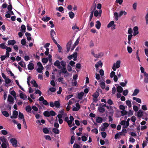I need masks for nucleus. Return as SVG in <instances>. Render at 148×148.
Returning a JSON list of instances; mask_svg holds the SVG:
<instances>
[{
	"label": "nucleus",
	"instance_id": "obj_61",
	"mask_svg": "<svg viewBox=\"0 0 148 148\" xmlns=\"http://www.w3.org/2000/svg\"><path fill=\"white\" fill-rule=\"evenodd\" d=\"M5 80V82L6 84H9L11 82V80L9 78H6Z\"/></svg>",
	"mask_w": 148,
	"mask_h": 148
},
{
	"label": "nucleus",
	"instance_id": "obj_58",
	"mask_svg": "<svg viewBox=\"0 0 148 148\" xmlns=\"http://www.w3.org/2000/svg\"><path fill=\"white\" fill-rule=\"evenodd\" d=\"M73 121H71V120H69L67 122L68 124L69 125V126L70 127H72V125H71V124H72Z\"/></svg>",
	"mask_w": 148,
	"mask_h": 148
},
{
	"label": "nucleus",
	"instance_id": "obj_41",
	"mask_svg": "<svg viewBox=\"0 0 148 148\" xmlns=\"http://www.w3.org/2000/svg\"><path fill=\"white\" fill-rule=\"evenodd\" d=\"M42 61L43 63H46L48 62V59L47 58H44L42 59Z\"/></svg>",
	"mask_w": 148,
	"mask_h": 148
},
{
	"label": "nucleus",
	"instance_id": "obj_51",
	"mask_svg": "<svg viewBox=\"0 0 148 148\" xmlns=\"http://www.w3.org/2000/svg\"><path fill=\"white\" fill-rule=\"evenodd\" d=\"M121 113L122 114H121L122 116H123V115H126V114H127V112L126 110H125L121 111Z\"/></svg>",
	"mask_w": 148,
	"mask_h": 148
},
{
	"label": "nucleus",
	"instance_id": "obj_62",
	"mask_svg": "<svg viewBox=\"0 0 148 148\" xmlns=\"http://www.w3.org/2000/svg\"><path fill=\"white\" fill-rule=\"evenodd\" d=\"M21 44L23 45H25L26 43V41L25 39H22L21 40Z\"/></svg>",
	"mask_w": 148,
	"mask_h": 148
},
{
	"label": "nucleus",
	"instance_id": "obj_35",
	"mask_svg": "<svg viewBox=\"0 0 148 148\" xmlns=\"http://www.w3.org/2000/svg\"><path fill=\"white\" fill-rule=\"evenodd\" d=\"M100 86L102 89H103L105 87V84L104 82H101L100 83Z\"/></svg>",
	"mask_w": 148,
	"mask_h": 148
},
{
	"label": "nucleus",
	"instance_id": "obj_49",
	"mask_svg": "<svg viewBox=\"0 0 148 148\" xmlns=\"http://www.w3.org/2000/svg\"><path fill=\"white\" fill-rule=\"evenodd\" d=\"M44 69V68H39L38 67L37 70V71L39 73H41L42 72V70H43Z\"/></svg>",
	"mask_w": 148,
	"mask_h": 148
},
{
	"label": "nucleus",
	"instance_id": "obj_27",
	"mask_svg": "<svg viewBox=\"0 0 148 148\" xmlns=\"http://www.w3.org/2000/svg\"><path fill=\"white\" fill-rule=\"evenodd\" d=\"M18 119H24V117L23 114L20 112H19L18 114Z\"/></svg>",
	"mask_w": 148,
	"mask_h": 148
},
{
	"label": "nucleus",
	"instance_id": "obj_33",
	"mask_svg": "<svg viewBox=\"0 0 148 148\" xmlns=\"http://www.w3.org/2000/svg\"><path fill=\"white\" fill-rule=\"evenodd\" d=\"M123 14L125 15H126L127 13L125 11H121L120 12L119 15V17H121Z\"/></svg>",
	"mask_w": 148,
	"mask_h": 148
},
{
	"label": "nucleus",
	"instance_id": "obj_53",
	"mask_svg": "<svg viewBox=\"0 0 148 148\" xmlns=\"http://www.w3.org/2000/svg\"><path fill=\"white\" fill-rule=\"evenodd\" d=\"M75 136H72L71 137V144H73L74 141L75 140Z\"/></svg>",
	"mask_w": 148,
	"mask_h": 148
},
{
	"label": "nucleus",
	"instance_id": "obj_34",
	"mask_svg": "<svg viewBox=\"0 0 148 148\" xmlns=\"http://www.w3.org/2000/svg\"><path fill=\"white\" fill-rule=\"evenodd\" d=\"M49 112L47 111H45L43 113L44 116H45L49 117L50 116Z\"/></svg>",
	"mask_w": 148,
	"mask_h": 148
},
{
	"label": "nucleus",
	"instance_id": "obj_6",
	"mask_svg": "<svg viewBox=\"0 0 148 148\" xmlns=\"http://www.w3.org/2000/svg\"><path fill=\"white\" fill-rule=\"evenodd\" d=\"M27 66V68L29 70H32L34 69V65L32 63L29 62Z\"/></svg>",
	"mask_w": 148,
	"mask_h": 148
},
{
	"label": "nucleus",
	"instance_id": "obj_3",
	"mask_svg": "<svg viewBox=\"0 0 148 148\" xmlns=\"http://www.w3.org/2000/svg\"><path fill=\"white\" fill-rule=\"evenodd\" d=\"M72 43V41L71 40L66 45V48L67 49L66 52H68L70 49L71 45Z\"/></svg>",
	"mask_w": 148,
	"mask_h": 148
},
{
	"label": "nucleus",
	"instance_id": "obj_64",
	"mask_svg": "<svg viewBox=\"0 0 148 148\" xmlns=\"http://www.w3.org/2000/svg\"><path fill=\"white\" fill-rule=\"evenodd\" d=\"M45 138L46 140H50L51 139L50 136L49 135H45Z\"/></svg>",
	"mask_w": 148,
	"mask_h": 148
},
{
	"label": "nucleus",
	"instance_id": "obj_13",
	"mask_svg": "<svg viewBox=\"0 0 148 148\" xmlns=\"http://www.w3.org/2000/svg\"><path fill=\"white\" fill-rule=\"evenodd\" d=\"M50 35L51 38L54 37L56 36V33L55 31L53 29H51L50 31Z\"/></svg>",
	"mask_w": 148,
	"mask_h": 148
},
{
	"label": "nucleus",
	"instance_id": "obj_43",
	"mask_svg": "<svg viewBox=\"0 0 148 148\" xmlns=\"http://www.w3.org/2000/svg\"><path fill=\"white\" fill-rule=\"evenodd\" d=\"M128 93V90H125L123 91V94L124 96H126L127 95Z\"/></svg>",
	"mask_w": 148,
	"mask_h": 148
},
{
	"label": "nucleus",
	"instance_id": "obj_8",
	"mask_svg": "<svg viewBox=\"0 0 148 148\" xmlns=\"http://www.w3.org/2000/svg\"><path fill=\"white\" fill-rule=\"evenodd\" d=\"M143 113V112L141 110H139L137 112V116L138 117L141 118L142 117Z\"/></svg>",
	"mask_w": 148,
	"mask_h": 148
},
{
	"label": "nucleus",
	"instance_id": "obj_48",
	"mask_svg": "<svg viewBox=\"0 0 148 148\" xmlns=\"http://www.w3.org/2000/svg\"><path fill=\"white\" fill-rule=\"evenodd\" d=\"M11 94L15 98L16 97V93L14 90L10 92Z\"/></svg>",
	"mask_w": 148,
	"mask_h": 148
},
{
	"label": "nucleus",
	"instance_id": "obj_18",
	"mask_svg": "<svg viewBox=\"0 0 148 148\" xmlns=\"http://www.w3.org/2000/svg\"><path fill=\"white\" fill-rule=\"evenodd\" d=\"M21 32L23 33H25L26 32V27L25 25H22L21 27Z\"/></svg>",
	"mask_w": 148,
	"mask_h": 148
},
{
	"label": "nucleus",
	"instance_id": "obj_16",
	"mask_svg": "<svg viewBox=\"0 0 148 148\" xmlns=\"http://www.w3.org/2000/svg\"><path fill=\"white\" fill-rule=\"evenodd\" d=\"M84 95V93L83 92H81L78 94V98L79 99H82V97Z\"/></svg>",
	"mask_w": 148,
	"mask_h": 148
},
{
	"label": "nucleus",
	"instance_id": "obj_40",
	"mask_svg": "<svg viewBox=\"0 0 148 148\" xmlns=\"http://www.w3.org/2000/svg\"><path fill=\"white\" fill-rule=\"evenodd\" d=\"M61 64V65L63 67H65L66 66V62L64 61L63 60H62L60 62V64Z\"/></svg>",
	"mask_w": 148,
	"mask_h": 148
},
{
	"label": "nucleus",
	"instance_id": "obj_63",
	"mask_svg": "<svg viewBox=\"0 0 148 148\" xmlns=\"http://www.w3.org/2000/svg\"><path fill=\"white\" fill-rule=\"evenodd\" d=\"M82 140L83 141H86L87 140V137L85 136H83L82 137Z\"/></svg>",
	"mask_w": 148,
	"mask_h": 148
},
{
	"label": "nucleus",
	"instance_id": "obj_24",
	"mask_svg": "<svg viewBox=\"0 0 148 148\" xmlns=\"http://www.w3.org/2000/svg\"><path fill=\"white\" fill-rule=\"evenodd\" d=\"M99 95V93L97 91L96 92L94 93L92 95V96L94 98H97Z\"/></svg>",
	"mask_w": 148,
	"mask_h": 148
},
{
	"label": "nucleus",
	"instance_id": "obj_21",
	"mask_svg": "<svg viewBox=\"0 0 148 148\" xmlns=\"http://www.w3.org/2000/svg\"><path fill=\"white\" fill-rule=\"evenodd\" d=\"M96 121L97 123H101L102 122L103 119L101 117H99L96 119Z\"/></svg>",
	"mask_w": 148,
	"mask_h": 148
},
{
	"label": "nucleus",
	"instance_id": "obj_45",
	"mask_svg": "<svg viewBox=\"0 0 148 148\" xmlns=\"http://www.w3.org/2000/svg\"><path fill=\"white\" fill-rule=\"evenodd\" d=\"M95 8L94 9V10H92L91 13V14H90V17H89V21H91V20L93 17V12L94 11V10H95Z\"/></svg>",
	"mask_w": 148,
	"mask_h": 148
},
{
	"label": "nucleus",
	"instance_id": "obj_11",
	"mask_svg": "<svg viewBox=\"0 0 148 148\" xmlns=\"http://www.w3.org/2000/svg\"><path fill=\"white\" fill-rule=\"evenodd\" d=\"M54 106L57 108H59L60 107V104L59 101H56L54 103Z\"/></svg>",
	"mask_w": 148,
	"mask_h": 148
},
{
	"label": "nucleus",
	"instance_id": "obj_10",
	"mask_svg": "<svg viewBox=\"0 0 148 148\" xmlns=\"http://www.w3.org/2000/svg\"><path fill=\"white\" fill-rule=\"evenodd\" d=\"M103 64L101 60L97 62L96 64H95V67L96 69L98 68L99 66H100L101 67L102 66Z\"/></svg>",
	"mask_w": 148,
	"mask_h": 148
},
{
	"label": "nucleus",
	"instance_id": "obj_7",
	"mask_svg": "<svg viewBox=\"0 0 148 148\" xmlns=\"http://www.w3.org/2000/svg\"><path fill=\"white\" fill-rule=\"evenodd\" d=\"M8 101L10 102L11 103H13L14 102V100L13 97L10 95H9L8 96Z\"/></svg>",
	"mask_w": 148,
	"mask_h": 148
},
{
	"label": "nucleus",
	"instance_id": "obj_28",
	"mask_svg": "<svg viewBox=\"0 0 148 148\" xmlns=\"http://www.w3.org/2000/svg\"><path fill=\"white\" fill-rule=\"evenodd\" d=\"M25 110L27 112H31L32 108L29 106H27L26 107Z\"/></svg>",
	"mask_w": 148,
	"mask_h": 148
},
{
	"label": "nucleus",
	"instance_id": "obj_54",
	"mask_svg": "<svg viewBox=\"0 0 148 148\" xmlns=\"http://www.w3.org/2000/svg\"><path fill=\"white\" fill-rule=\"evenodd\" d=\"M115 72L114 71H112L110 74V77L111 78H112L113 77H114L115 75H115Z\"/></svg>",
	"mask_w": 148,
	"mask_h": 148
},
{
	"label": "nucleus",
	"instance_id": "obj_56",
	"mask_svg": "<svg viewBox=\"0 0 148 148\" xmlns=\"http://www.w3.org/2000/svg\"><path fill=\"white\" fill-rule=\"evenodd\" d=\"M91 131L93 133H95L96 134H97L98 133V130L97 128H94L92 129Z\"/></svg>",
	"mask_w": 148,
	"mask_h": 148
},
{
	"label": "nucleus",
	"instance_id": "obj_22",
	"mask_svg": "<svg viewBox=\"0 0 148 148\" xmlns=\"http://www.w3.org/2000/svg\"><path fill=\"white\" fill-rule=\"evenodd\" d=\"M31 83L32 84H33L34 87L36 88L38 87V85L35 80L32 81Z\"/></svg>",
	"mask_w": 148,
	"mask_h": 148
},
{
	"label": "nucleus",
	"instance_id": "obj_52",
	"mask_svg": "<svg viewBox=\"0 0 148 148\" xmlns=\"http://www.w3.org/2000/svg\"><path fill=\"white\" fill-rule=\"evenodd\" d=\"M127 50L128 52L129 53H132V49L130 47H128L127 48Z\"/></svg>",
	"mask_w": 148,
	"mask_h": 148
},
{
	"label": "nucleus",
	"instance_id": "obj_31",
	"mask_svg": "<svg viewBox=\"0 0 148 148\" xmlns=\"http://www.w3.org/2000/svg\"><path fill=\"white\" fill-rule=\"evenodd\" d=\"M0 140L3 142L6 143L7 141L6 138L4 137V136L1 137L0 138Z\"/></svg>",
	"mask_w": 148,
	"mask_h": 148
},
{
	"label": "nucleus",
	"instance_id": "obj_46",
	"mask_svg": "<svg viewBox=\"0 0 148 148\" xmlns=\"http://www.w3.org/2000/svg\"><path fill=\"white\" fill-rule=\"evenodd\" d=\"M49 112L50 116H54L56 114V113L53 110H51L49 111Z\"/></svg>",
	"mask_w": 148,
	"mask_h": 148
},
{
	"label": "nucleus",
	"instance_id": "obj_26",
	"mask_svg": "<svg viewBox=\"0 0 148 148\" xmlns=\"http://www.w3.org/2000/svg\"><path fill=\"white\" fill-rule=\"evenodd\" d=\"M51 19V18L50 17H43L42 18V20L45 22H47L49 20Z\"/></svg>",
	"mask_w": 148,
	"mask_h": 148
},
{
	"label": "nucleus",
	"instance_id": "obj_5",
	"mask_svg": "<svg viewBox=\"0 0 148 148\" xmlns=\"http://www.w3.org/2000/svg\"><path fill=\"white\" fill-rule=\"evenodd\" d=\"M53 64L54 66L57 67L59 69L61 68V66L60 65V62L58 60H56L54 63Z\"/></svg>",
	"mask_w": 148,
	"mask_h": 148
},
{
	"label": "nucleus",
	"instance_id": "obj_59",
	"mask_svg": "<svg viewBox=\"0 0 148 148\" xmlns=\"http://www.w3.org/2000/svg\"><path fill=\"white\" fill-rule=\"evenodd\" d=\"M73 95H69L66 97L65 99L67 100H68L71 98L72 97H73Z\"/></svg>",
	"mask_w": 148,
	"mask_h": 148
},
{
	"label": "nucleus",
	"instance_id": "obj_60",
	"mask_svg": "<svg viewBox=\"0 0 148 148\" xmlns=\"http://www.w3.org/2000/svg\"><path fill=\"white\" fill-rule=\"evenodd\" d=\"M133 109L135 112L137 111L138 110V107L137 106L135 105L133 106Z\"/></svg>",
	"mask_w": 148,
	"mask_h": 148
},
{
	"label": "nucleus",
	"instance_id": "obj_15",
	"mask_svg": "<svg viewBox=\"0 0 148 148\" xmlns=\"http://www.w3.org/2000/svg\"><path fill=\"white\" fill-rule=\"evenodd\" d=\"M96 24L95 25V27L97 29H99L101 27V23L99 21H97L96 22Z\"/></svg>",
	"mask_w": 148,
	"mask_h": 148
},
{
	"label": "nucleus",
	"instance_id": "obj_50",
	"mask_svg": "<svg viewBox=\"0 0 148 148\" xmlns=\"http://www.w3.org/2000/svg\"><path fill=\"white\" fill-rule=\"evenodd\" d=\"M130 119L129 118H128L125 123H126V126H125V128H127L129 125V121H130Z\"/></svg>",
	"mask_w": 148,
	"mask_h": 148
},
{
	"label": "nucleus",
	"instance_id": "obj_37",
	"mask_svg": "<svg viewBox=\"0 0 148 148\" xmlns=\"http://www.w3.org/2000/svg\"><path fill=\"white\" fill-rule=\"evenodd\" d=\"M42 131L45 134H48L49 132V130L47 128H43Z\"/></svg>",
	"mask_w": 148,
	"mask_h": 148
},
{
	"label": "nucleus",
	"instance_id": "obj_1",
	"mask_svg": "<svg viewBox=\"0 0 148 148\" xmlns=\"http://www.w3.org/2000/svg\"><path fill=\"white\" fill-rule=\"evenodd\" d=\"M10 141L13 146L16 147H17V142L15 138H12Z\"/></svg>",
	"mask_w": 148,
	"mask_h": 148
},
{
	"label": "nucleus",
	"instance_id": "obj_17",
	"mask_svg": "<svg viewBox=\"0 0 148 148\" xmlns=\"http://www.w3.org/2000/svg\"><path fill=\"white\" fill-rule=\"evenodd\" d=\"M25 96V98L26 99L27 97L25 95L23 92H22L20 94L19 96L22 99L24 100L25 99L24 97Z\"/></svg>",
	"mask_w": 148,
	"mask_h": 148
},
{
	"label": "nucleus",
	"instance_id": "obj_14",
	"mask_svg": "<svg viewBox=\"0 0 148 148\" xmlns=\"http://www.w3.org/2000/svg\"><path fill=\"white\" fill-rule=\"evenodd\" d=\"M139 92V90L138 89H136L134 90V92L132 95V96H136Z\"/></svg>",
	"mask_w": 148,
	"mask_h": 148
},
{
	"label": "nucleus",
	"instance_id": "obj_12",
	"mask_svg": "<svg viewBox=\"0 0 148 148\" xmlns=\"http://www.w3.org/2000/svg\"><path fill=\"white\" fill-rule=\"evenodd\" d=\"M8 42L9 45H13L16 43V42L14 40H8Z\"/></svg>",
	"mask_w": 148,
	"mask_h": 148
},
{
	"label": "nucleus",
	"instance_id": "obj_32",
	"mask_svg": "<svg viewBox=\"0 0 148 148\" xmlns=\"http://www.w3.org/2000/svg\"><path fill=\"white\" fill-rule=\"evenodd\" d=\"M114 21H111L109 24L108 25L107 27L108 28H110L112 26V25L114 24Z\"/></svg>",
	"mask_w": 148,
	"mask_h": 148
},
{
	"label": "nucleus",
	"instance_id": "obj_2",
	"mask_svg": "<svg viewBox=\"0 0 148 148\" xmlns=\"http://www.w3.org/2000/svg\"><path fill=\"white\" fill-rule=\"evenodd\" d=\"M18 112L16 110L14 111L13 113L12 116H10V118L11 119H16L17 118L18 115Z\"/></svg>",
	"mask_w": 148,
	"mask_h": 148
},
{
	"label": "nucleus",
	"instance_id": "obj_29",
	"mask_svg": "<svg viewBox=\"0 0 148 148\" xmlns=\"http://www.w3.org/2000/svg\"><path fill=\"white\" fill-rule=\"evenodd\" d=\"M133 99L134 100H136V101L138 103H141V101L140 99L134 97L133 98Z\"/></svg>",
	"mask_w": 148,
	"mask_h": 148
},
{
	"label": "nucleus",
	"instance_id": "obj_20",
	"mask_svg": "<svg viewBox=\"0 0 148 148\" xmlns=\"http://www.w3.org/2000/svg\"><path fill=\"white\" fill-rule=\"evenodd\" d=\"M52 132L56 134H58L59 133V130L56 128H53L52 129Z\"/></svg>",
	"mask_w": 148,
	"mask_h": 148
},
{
	"label": "nucleus",
	"instance_id": "obj_19",
	"mask_svg": "<svg viewBox=\"0 0 148 148\" xmlns=\"http://www.w3.org/2000/svg\"><path fill=\"white\" fill-rule=\"evenodd\" d=\"M98 110L100 113H103L105 111V109L104 108L100 106L98 107Z\"/></svg>",
	"mask_w": 148,
	"mask_h": 148
},
{
	"label": "nucleus",
	"instance_id": "obj_4",
	"mask_svg": "<svg viewBox=\"0 0 148 148\" xmlns=\"http://www.w3.org/2000/svg\"><path fill=\"white\" fill-rule=\"evenodd\" d=\"M138 27L135 26L133 28V35L134 36H136L138 34L139 32L138 31Z\"/></svg>",
	"mask_w": 148,
	"mask_h": 148
},
{
	"label": "nucleus",
	"instance_id": "obj_36",
	"mask_svg": "<svg viewBox=\"0 0 148 148\" xmlns=\"http://www.w3.org/2000/svg\"><path fill=\"white\" fill-rule=\"evenodd\" d=\"M136 119V117L134 116H132L131 118V121L134 123L133 124L134 125L135 124V121Z\"/></svg>",
	"mask_w": 148,
	"mask_h": 148
},
{
	"label": "nucleus",
	"instance_id": "obj_23",
	"mask_svg": "<svg viewBox=\"0 0 148 148\" xmlns=\"http://www.w3.org/2000/svg\"><path fill=\"white\" fill-rule=\"evenodd\" d=\"M2 113L3 115L6 117H8L9 116V113L7 111H3L2 112Z\"/></svg>",
	"mask_w": 148,
	"mask_h": 148
},
{
	"label": "nucleus",
	"instance_id": "obj_38",
	"mask_svg": "<svg viewBox=\"0 0 148 148\" xmlns=\"http://www.w3.org/2000/svg\"><path fill=\"white\" fill-rule=\"evenodd\" d=\"M0 48L2 49H5L7 48V46L3 43H2L0 45Z\"/></svg>",
	"mask_w": 148,
	"mask_h": 148
},
{
	"label": "nucleus",
	"instance_id": "obj_47",
	"mask_svg": "<svg viewBox=\"0 0 148 148\" xmlns=\"http://www.w3.org/2000/svg\"><path fill=\"white\" fill-rule=\"evenodd\" d=\"M101 134V136L103 138H105L107 136V134L106 132H102Z\"/></svg>",
	"mask_w": 148,
	"mask_h": 148
},
{
	"label": "nucleus",
	"instance_id": "obj_57",
	"mask_svg": "<svg viewBox=\"0 0 148 148\" xmlns=\"http://www.w3.org/2000/svg\"><path fill=\"white\" fill-rule=\"evenodd\" d=\"M49 90L52 92H54L56 91V89L54 87H51L49 88Z\"/></svg>",
	"mask_w": 148,
	"mask_h": 148
},
{
	"label": "nucleus",
	"instance_id": "obj_55",
	"mask_svg": "<svg viewBox=\"0 0 148 148\" xmlns=\"http://www.w3.org/2000/svg\"><path fill=\"white\" fill-rule=\"evenodd\" d=\"M1 132L3 135H6L8 134L7 131L5 130H2L1 131Z\"/></svg>",
	"mask_w": 148,
	"mask_h": 148
},
{
	"label": "nucleus",
	"instance_id": "obj_9",
	"mask_svg": "<svg viewBox=\"0 0 148 148\" xmlns=\"http://www.w3.org/2000/svg\"><path fill=\"white\" fill-rule=\"evenodd\" d=\"M117 91L119 93H121L123 90L122 87L120 86H118L116 88Z\"/></svg>",
	"mask_w": 148,
	"mask_h": 148
},
{
	"label": "nucleus",
	"instance_id": "obj_42",
	"mask_svg": "<svg viewBox=\"0 0 148 148\" xmlns=\"http://www.w3.org/2000/svg\"><path fill=\"white\" fill-rule=\"evenodd\" d=\"M61 69L62 71V72L63 73H64V74H65V73H66L67 71L66 68L65 67H62V68L61 67Z\"/></svg>",
	"mask_w": 148,
	"mask_h": 148
},
{
	"label": "nucleus",
	"instance_id": "obj_25",
	"mask_svg": "<svg viewBox=\"0 0 148 148\" xmlns=\"http://www.w3.org/2000/svg\"><path fill=\"white\" fill-rule=\"evenodd\" d=\"M69 16L71 18H73L75 16V14L72 12H70L69 13Z\"/></svg>",
	"mask_w": 148,
	"mask_h": 148
},
{
	"label": "nucleus",
	"instance_id": "obj_39",
	"mask_svg": "<svg viewBox=\"0 0 148 148\" xmlns=\"http://www.w3.org/2000/svg\"><path fill=\"white\" fill-rule=\"evenodd\" d=\"M120 60H118L116 61V65H115V66L117 68H118L120 67Z\"/></svg>",
	"mask_w": 148,
	"mask_h": 148
},
{
	"label": "nucleus",
	"instance_id": "obj_30",
	"mask_svg": "<svg viewBox=\"0 0 148 148\" xmlns=\"http://www.w3.org/2000/svg\"><path fill=\"white\" fill-rule=\"evenodd\" d=\"M126 103L129 108H130L132 107V103L130 101H126Z\"/></svg>",
	"mask_w": 148,
	"mask_h": 148
},
{
	"label": "nucleus",
	"instance_id": "obj_44",
	"mask_svg": "<svg viewBox=\"0 0 148 148\" xmlns=\"http://www.w3.org/2000/svg\"><path fill=\"white\" fill-rule=\"evenodd\" d=\"M139 50H137V52L136 53V58L139 61V62H140V58L139 56L138 55V52H139Z\"/></svg>",
	"mask_w": 148,
	"mask_h": 148
}]
</instances>
